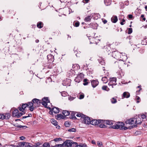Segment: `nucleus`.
Returning <instances> with one entry per match:
<instances>
[{"mask_svg": "<svg viewBox=\"0 0 147 147\" xmlns=\"http://www.w3.org/2000/svg\"><path fill=\"white\" fill-rule=\"evenodd\" d=\"M22 146H24V147H34L33 145L32 146L30 145L29 143L24 142V144L22 143ZM22 146V145H21Z\"/></svg>", "mask_w": 147, "mask_h": 147, "instance_id": "obj_20", "label": "nucleus"}, {"mask_svg": "<svg viewBox=\"0 0 147 147\" xmlns=\"http://www.w3.org/2000/svg\"><path fill=\"white\" fill-rule=\"evenodd\" d=\"M89 80L87 79H85L83 80L84 83L83 85L84 86L87 85L88 83H90L89 82H88Z\"/></svg>", "mask_w": 147, "mask_h": 147, "instance_id": "obj_30", "label": "nucleus"}, {"mask_svg": "<svg viewBox=\"0 0 147 147\" xmlns=\"http://www.w3.org/2000/svg\"><path fill=\"white\" fill-rule=\"evenodd\" d=\"M125 21L124 19H123L122 21L120 22V24L121 25H123L125 24Z\"/></svg>", "mask_w": 147, "mask_h": 147, "instance_id": "obj_60", "label": "nucleus"}, {"mask_svg": "<svg viewBox=\"0 0 147 147\" xmlns=\"http://www.w3.org/2000/svg\"><path fill=\"white\" fill-rule=\"evenodd\" d=\"M42 147H49L50 146V144L48 142H45L43 144H42Z\"/></svg>", "mask_w": 147, "mask_h": 147, "instance_id": "obj_27", "label": "nucleus"}, {"mask_svg": "<svg viewBox=\"0 0 147 147\" xmlns=\"http://www.w3.org/2000/svg\"><path fill=\"white\" fill-rule=\"evenodd\" d=\"M111 53H112V56L114 58L117 59L120 55V53L117 51H112Z\"/></svg>", "mask_w": 147, "mask_h": 147, "instance_id": "obj_10", "label": "nucleus"}, {"mask_svg": "<svg viewBox=\"0 0 147 147\" xmlns=\"http://www.w3.org/2000/svg\"><path fill=\"white\" fill-rule=\"evenodd\" d=\"M126 32L129 34H131L132 32V28H128L126 31Z\"/></svg>", "mask_w": 147, "mask_h": 147, "instance_id": "obj_33", "label": "nucleus"}, {"mask_svg": "<svg viewBox=\"0 0 147 147\" xmlns=\"http://www.w3.org/2000/svg\"><path fill=\"white\" fill-rule=\"evenodd\" d=\"M102 80L104 83H107L108 81V80L106 77H103L102 78Z\"/></svg>", "mask_w": 147, "mask_h": 147, "instance_id": "obj_32", "label": "nucleus"}, {"mask_svg": "<svg viewBox=\"0 0 147 147\" xmlns=\"http://www.w3.org/2000/svg\"><path fill=\"white\" fill-rule=\"evenodd\" d=\"M19 111L18 109H15L12 113V115L13 117H17Z\"/></svg>", "mask_w": 147, "mask_h": 147, "instance_id": "obj_18", "label": "nucleus"}, {"mask_svg": "<svg viewBox=\"0 0 147 147\" xmlns=\"http://www.w3.org/2000/svg\"><path fill=\"white\" fill-rule=\"evenodd\" d=\"M103 123V122H101V123H100L98 125L99 126V127L102 128L106 127V125L105 124L102 123Z\"/></svg>", "mask_w": 147, "mask_h": 147, "instance_id": "obj_42", "label": "nucleus"}, {"mask_svg": "<svg viewBox=\"0 0 147 147\" xmlns=\"http://www.w3.org/2000/svg\"><path fill=\"white\" fill-rule=\"evenodd\" d=\"M53 140L55 142H57L59 141H61L62 140V139L60 138H54Z\"/></svg>", "mask_w": 147, "mask_h": 147, "instance_id": "obj_46", "label": "nucleus"}, {"mask_svg": "<svg viewBox=\"0 0 147 147\" xmlns=\"http://www.w3.org/2000/svg\"><path fill=\"white\" fill-rule=\"evenodd\" d=\"M111 2V0H104V3L106 6H108L110 5Z\"/></svg>", "mask_w": 147, "mask_h": 147, "instance_id": "obj_26", "label": "nucleus"}, {"mask_svg": "<svg viewBox=\"0 0 147 147\" xmlns=\"http://www.w3.org/2000/svg\"><path fill=\"white\" fill-rule=\"evenodd\" d=\"M5 116L3 114H0V119H4L5 118Z\"/></svg>", "mask_w": 147, "mask_h": 147, "instance_id": "obj_51", "label": "nucleus"}, {"mask_svg": "<svg viewBox=\"0 0 147 147\" xmlns=\"http://www.w3.org/2000/svg\"><path fill=\"white\" fill-rule=\"evenodd\" d=\"M68 96V99L70 101L73 100L76 98V96L75 95H73L72 96Z\"/></svg>", "mask_w": 147, "mask_h": 147, "instance_id": "obj_24", "label": "nucleus"}, {"mask_svg": "<svg viewBox=\"0 0 147 147\" xmlns=\"http://www.w3.org/2000/svg\"><path fill=\"white\" fill-rule=\"evenodd\" d=\"M91 81L92 86L93 88L95 87L99 83L98 82L97 80H93Z\"/></svg>", "mask_w": 147, "mask_h": 147, "instance_id": "obj_14", "label": "nucleus"}, {"mask_svg": "<svg viewBox=\"0 0 147 147\" xmlns=\"http://www.w3.org/2000/svg\"><path fill=\"white\" fill-rule=\"evenodd\" d=\"M27 105H26V104L25 103L22 104V105L21 106V105H20V106H19L18 107V108L20 111L23 112L25 109L26 107H27Z\"/></svg>", "mask_w": 147, "mask_h": 147, "instance_id": "obj_11", "label": "nucleus"}, {"mask_svg": "<svg viewBox=\"0 0 147 147\" xmlns=\"http://www.w3.org/2000/svg\"><path fill=\"white\" fill-rule=\"evenodd\" d=\"M137 122H136V124H140L142 123V121L141 120H137L138 119H137Z\"/></svg>", "mask_w": 147, "mask_h": 147, "instance_id": "obj_59", "label": "nucleus"}, {"mask_svg": "<svg viewBox=\"0 0 147 147\" xmlns=\"http://www.w3.org/2000/svg\"><path fill=\"white\" fill-rule=\"evenodd\" d=\"M76 116L78 117H81L82 118H84L85 116V115L81 113H78L77 114Z\"/></svg>", "mask_w": 147, "mask_h": 147, "instance_id": "obj_39", "label": "nucleus"}, {"mask_svg": "<svg viewBox=\"0 0 147 147\" xmlns=\"http://www.w3.org/2000/svg\"><path fill=\"white\" fill-rule=\"evenodd\" d=\"M128 18L129 19H131L133 18V16L131 14H129L128 15Z\"/></svg>", "mask_w": 147, "mask_h": 147, "instance_id": "obj_62", "label": "nucleus"}, {"mask_svg": "<svg viewBox=\"0 0 147 147\" xmlns=\"http://www.w3.org/2000/svg\"><path fill=\"white\" fill-rule=\"evenodd\" d=\"M124 124L122 122H119L118 124L115 123L114 125H112L111 127L112 128L118 129H120L122 126L124 125Z\"/></svg>", "mask_w": 147, "mask_h": 147, "instance_id": "obj_4", "label": "nucleus"}, {"mask_svg": "<svg viewBox=\"0 0 147 147\" xmlns=\"http://www.w3.org/2000/svg\"><path fill=\"white\" fill-rule=\"evenodd\" d=\"M117 84V83H114L113 81H111L110 80L109 82L108 83L109 85L112 86V88H113V86H115Z\"/></svg>", "mask_w": 147, "mask_h": 147, "instance_id": "obj_37", "label": "nucleus"}, {"mask_svg": "<svg viewBox=\"0 0 147 147\" xmlns=\"http://www.w3.org/2000/svg\"><path fill=\"white\" fill-rule=\"evenodd\" d=\"M137 122V119L135 118H132L128 119L126 121V123L127 124H129L131 125L134 124H136V122Z\"/></svg>", "mask_w": 147, "mask_h": 147, "instance_id": "obj_6", "label": "nucleus"}, {"mask_svg": "<svg viewBox=\"0 0 147 147\" xmlns=\"http://www.w3.org/2000/svg\"><path fill=\"white\" fill-rule=\"evenodd\" d=\"M50 144L51 147H52V146H55L54 145H55L56 143L54 140H52L50 142Z\"/></svg>", "mask_w": 147, "mask_h": 147, "instance_id": "obj_41", "label": "nucleus"}, {"mask_svg": "<svg viewBox=\"0 0 147 147\" xmlns=\"http://www.w3.org/2000/svg\"><path fill=\"white\" fill-rule=\"evenodd\" d=\"M111 22L113 23H116L118 20L117 17V16H113L111 19Z\"/></svg>", "mask_w": 147, "mask_h": 147, "instance_id": "obj_21", "label": "nucleus"}, {"mask_svg": "<svg viewBox=\"0 0 147 147\" xmlns=\"http://www.w3.org/2000/svg\"><path fill=\"white\" fill-rule=\"evenodd\" d=\"M25 113H23L22 112H20V113H18V114L17 115V118H19L20 117H21Z\"/></svg>", "mask_w": 147, "mask_h": 147, "instance_id": "obj_49", "label": "nucleus"}, {"mask_svg": "<svg viewBox=\"0 0 147 147\" xmlns=\"http://www.w3.org/2000/svg\"><path fill=\"white\" fill-rule=\"evenodd\" d=\"M89 40L91 39L90 40V43H94L97 44L98 43V41H100V40L98 39V37L97 36L95 37L92 38V39L89 38Z\"/></svg>", "mask_w": 147, "mask_h": 147, "instance_id": "obj_8", "label": "nucleus"}, {"mask_svg": "<svg viewBox=\"0 0 147 147\" xmlns=\"http://www.w3.org/2000/svg\"><path fill=\"white\" fill-rule=\"evenodd\" d=\"M91 143L93 144H96V143L94 140H92L91 141Z\"/></svg>", "mask_w": 147, "mask_h": 147, "instance_id": "obj_64", "label": "nucleus"}, {"mask_svg": "<svg viewBox=\"0 0 147 147\" xmlns=\"http://www.w3.org/2000/svg\"><path fill=\"white\" fill-rule=\"evenodd\" d=\"M42 100H45V101H46L48 103L50 102V100L48 97H44L42 99Z\"/></svg>", "mask_w": 147, "mask_h": 147, "instance_id": "obj_47", "label": "nucleus"}, {"mask_svg": "<svg viewBox=\"0 0 147 147\" xmlns=\"http://www.w3.org/2000/svg\"><path fill=\"white\" fill-rule=\"evenodd\" d=\"M84 95L83 94H80V96L79 98L80 99H82L84 98Z\"/></svg>", "mask_w": 147, "mask_h": 147, "instance_id": "obj_61", "label": "nucleus"}, {"mask_svg": "<svg viewBox=\"0 0 147 147\" xmlns=\"http://www.w3.org/2000/svg\"><path fill=\"white\" fill-rule=\"evenodd\" d=\"M146 39L143 40L142 42V44L143 45H146L147 44V42H146Z\"/></svg>", "mask_w": 147, "mask_h": 147, "instance_id": "obj_56", "label": "nucleus"}, {"mask_svg": "<svg viewBox=\"0 0 147 147\" xmlns=\"http://www.w3.org/2000/svg\"><path fill=\"white\" fill-rule=\"evenodd\" d=\"M34 109V107L33 105H32L31 106H30L29 110L31 111H32Z\"/></svg>", "mask_w": 147, "mask_h": 147, "instance_id": "obj_48", "label": "nucleus"}, {"mask_svg": "<svg viewBox=\"0 0 147 147\" xmlns=\"http://www.w3.org/2000/svg\"><path fill=\"white\" fill-rule=\"evenodd\" d=\"M103 120L93 119L92 120H91V123L90 124L93 125H98L100 123L103 122Z\"/></svg>", "mask_w": 147, "mask_h": 147, "instance_id": "obj_5", "label": "nucleus"}, {"mask_svg": "<svg viewBox=\"0 0 147 147\" xmlns=\"http://www.w3.org/2000/svg\"><path fill=\"white\" fill-rule=\"evenodd\" d=\"M115 64L116 65H118L119 66V61H115ZM118 67H119V66H118Z\"/></svg>", "mask_w": 147, "mask_h": 147, "instance_id": "obj_63", "label": "nucleus"}, {"mask_svg": "<svg viewBox=\"0 0 147 147\" xmlns=\"http://www.w3.org/2000/svg\"><path fill=\"white\" fill-rule=\"evenodd\" d=\"M68 131L69 132H76V129L74 128H71V129H68Z\"/></svg>", "mask_w": 147, "mask_h": 147, "instance_id": "obj_50", "label": "nucleus"}, {"mask_svg": "<svg viewBox=\"0 0 147 147\" xmlns=\"http://www.w3.org/2000/svg\"><path fill=\"white\" fill-rule=\"evenodd\" d=\"M76 112L72 111L71 112V116H70V118L72 119H76V118L75 116L76 114Z\"/></svg>", "mask_w": 147, "mask_h": 147, "instance_id": "obj_22", "label": "nucleus"}, {"mask_svg": "<svg viewBox=\"0 0 147 147\" xmlns=\"http://www.w3.org/2000/svg\"><path fill=\"white\" fill-rule=\"evenodd\" d=\"M103 51L109 55L113 51L110 46L107 45L104 47Z\"/></svg>", "mask_w": 147, "mask_h": 147, "instance_id": "obj_2", "label": "nucleus"}, {"mask_svg": "<svg viewBox=\"0 0 147 147\" xmlns=\"http://www.w3.org/2000/svg\"><path fill=\"white\" fill-rule=\"evenodd\" d=\"M120 129H123L125 130L127 129V127H126L124 126V125H123L121 126V127L120 128Z\"/></svg>", "mask_w": 147, "mask_h": 147, "instance_id": "obj_58", "label": "nucleus"}, {"mask_svg": "<svg viewBox=\"0 0 147 147\" xmlns=\"http://www.w3.org/2000/svg\"><path fill=\"white\" fill-rule=\"evenodd\" d=\"M42 143L40 142H38L33 145L34 147H42Z\"/></svg>", "mask_w": 147, "mask_h": 147, "instance_id": "obj_23", "label": "nucleus"}, {"mask_svg": "<svg viewBox=\"0 0 147 147\" xmlns=\"http://www.w3.org/2000/svg\"><path fill=\"white\" fill-rule=\"evenodd\" d=\"M64 124H65V127H67L69 126L70 125V124H69V122H68L67 121L65 122V123Z\"/></svg>", "mask_w": 147, "mask_h": 147, "instance_id": "obj_53", "label": "nucleus"}, {"mask_svg": "<svg viewBox=\"0 0 147 147\" xmlns=\"http://www.w3.org/2000/svg\"><path fill=\"white\" fill-rule=\"evenodd\" d=\"M49 109L51 110L53 112L55 113H58L60 111V109H59L58 107H53L52 109L50 107H49Z\"/></svg>", "mask_w": 147, "mask_h": 147, "instance_id": "obj_13", "label": "nucleus"}, {"mask_svg": "<svg viewBox=\"0 0 147 147\" xmlns=\"http://www.w3.org/2000/svg\"><path fill=\"white\" fill-rule=\"evenodd\" d=\"M73 24L75 27H78L80 25V23L78 21H74L73 22Z\"/></svg>", "mask_w": 147, "mask_h": 147, "instance_id": "obj_28", "label": "nucleus"}, {"mask_svg": "<svg viewBox=\"0 0 147 147\" xmlns=\"http://www.w3.org/2000/svg\"><path fill=\"white\" fill-rule=\"evenodd\" d=\"M26 105H27V107H29L31 106L32 105H33V103L32 102H28L27 103H26Z\"/></svg>", "mask_w": 147, "mask_h": 147, "instance_id": "obj_52", "label": "nucleus"}, {"mask_svg": "<svg viewBox=\"0 0 147 147\" xmlns=\"http://www.w3.org/2000/svg\"><path fill=\"white\" fill-rule=\"evenodd\" d=\"M118 74H119V76L118 77L119 78H120L122 77V76H124V73L123 72L121 71V72H118Z\"/></svg>", "mask_w": 147, "mask_h": 147, "instance_id": "obj_40", "label": "nucleus"}, {"mask_svg": "<svg viewBox=\"0 0 147 147\" xmlns=\"http://www.w3.org/2000/svg\"><path fill=\"white\" fill-rule=\"evenodd\" d=\"M110 80L113 81L114 83H116L117 79L115 78H110Z\"/></svg>", "mask_w": 147, "mask_h": 147, "instance_id": "obj_45", "label": "nucleus"}, {"mask_svg": "<svg viewBox=\"0 0 147 147\" xmlns=\"http://www.w3.org/2000/svg\"><path fill=\"white\" fill-rule=\"evenodd\" d=\"M82 118L84 119L83 122L86 124H89L91 123V119L85 115V117Z\"/></svg>", "mask_w": 147, "mask_h": 147, "instance_id": "obj_7", "label": "nucleus"}, {"mask_svg": "<svg viewBox=\"0 0 147 147\" xmlns=\"http://www.w3.org/2000/svg\"><path fill=\"white\" fill-rule=\"evenodd\" d=\"M32 101L33 103V105L34 104V106L36 107H38L40 105L41 102L39 99L34 98L32 100Z\"/></svg>", "mask_w": 147, "mask_h": 147, "instance_id": "obj_9", "label": "nucleus"}, {"mask_svg": "<svg viewBox=\"0 0 147 147\" xmlns=\"http://www.w3.org/2000/svg\"><path fill=\"white\" fill-rule=\"evenodd\" d=\"M111 103L112 104H115L117 102V100L116 98L114 97L112 98L111 99Z\"/></svg>", "mask_w": 147, "mask_h": 147, "instance_id": "obj_36", "label": "nucleus"}, {"mask_svg": "<svg viewBox=\"0 0 147 147\" xmlns=\"http://www.w3.org/2000/svg\"><path fill=\"white\" fill-rule=\"evenodd\" d=\"M24 142H20L19 144L18 145H17V147H24V146H21L22 144H24Z\"/></svg>", "mask_w": 147, "mask_h": 147, "instance_id": "obj_54", "label": "nucleus"}, {"mask_svg": "<svg viewBox=\"0 0 147 147\" xmlns=\"http://www.w3.org/2000/svg\"><path fill=\"white\" fill-rule=\"evenodd\" d=\"M61 95L63 96H67V93L65 92H63L61 93Z\"/></svg>", "mask_w": 147, "mask_h": 147, "instance_id": "obj_55", "label": "nucleus"}, {"mask_svg": "<svg viewBox=\"0 0 147 147\" xmlns=\"http://www.w3.org/2000/svg\"><path fill=\"white\" fill-rule=\"evenodd\" d=\"M71 80L69 79H67L65 80L63 83V86H69L70 85V83Z\"/></svg>", "mask_w": 147, "mask_h": 147, "instance_id": "obj_12", "label": "nucleus"}, {"mask_svg": "<svg viewBox=\"0 0 147 147\" xmlns=\"http://www.w3.org/2000/svg\"><path fill=\"white\" fill-rule=\"evenodd\" d=\"M102 89L103 90H105L107 91L109 90V89L108 88L107 86H104L102 87Z\"/></svg>", "mask_w": 147, "mask_h": 147, "instance_id": "obj_38", "label": "nucleus"}, {"mask_svg": "<svg viewBox=\"0 0 147 147\" xmlns=\"http://www.w3.org/2000/svg\"><path fill=\"white\" fill-rule=\"evenodd\" d=\"M103 122L109 125H112L115 123L114 121L111 120H103Z\"/></svg>", "mask_w": 147, "mask_h": 147, "instance_id": "obj_15", "label": "nucleus"}, {"mask_svg": "<svg viewBox=\"0 0 147 147\" xmlns=\"http://www.w3.org/2000/svg\"><path fill=\"white\" fill-rule=\"evenodd\" d=\"M64 147H76L78 145L76 142L71 140H66L63 142Z\"/></svg>", "mask_w": 147, "mask_h": 147, "instance_id": "obj_1", "label": "nucleus"}, {"mask_svg": "<svg viewBox=\"0 0 147 147\" xmlns=\"http://www.w3.org/2000/svg\"><path fill=\"white\" fill-rule=\"evenodd\" d=\"M62 114L64 115V116H68L70 114V113L68 111L63 110L62 112Z\"/></svg>", "mask_w": 147, "mask_h": 147, "instance_id": "obj_25", "label": "nucleus"}, {"mask_svg": "<svg viewBox=\"0 0 147 147\" xmlns=\"http://www.w3.org/2000/svg\"><path fill=\"white\" fill-rule=\"evenodd\" d=\"M130 94L129 93L127 92H124L123 94V96H122V98H128L130 97Z\"/></svg>", "mask_w": 147, "mask_h": 147, "instance_id": "obj_17", "label": "nucleus"}, {"mask_svg": "<svg viewBox=\"0 0 147 147\" xmlns=\"http://www.w3.org/2000/svg\"><path fill=\"white\" fill-rule=\"evenodd\" d=\"M141 117L142 119H144L146 118L147 117V115L146 116V115L143 114L141 115Z\"/></svg>", "mask_w": 147, "mask_h": 147, "instance_id": "obj_57", "label": "nucleus"}, {"mask_svg": "<svg viewBox=\"0 0 147 147\" xmlns=\"http://www.w3.org/2000/svg\"><path fill=\"white\" fill-rule=\"evenodd\" d=\"M98 62L100 63L102 65H105V63L104 61L101 58L98 59Z\"/></svg>", "mask_w": 147, "mask_h": 147, "instance_id": "obj_31", "label": "nucleus"}, {"mask_svg": "<svg viewBox=\"0 0 147 147\" xmlns=\"http://www.w3.org/2000/svg\"><path fill=\"white\" fill-rule=\"evenodd\" d=\"M42 102L41 103L45 107H47V104L48 103L46 101H45V100H42Z\"/></svg>", "mask_w": 147, "mask_h": 147, "instance_id": "obj_44", "label": "nucleus"}, {"mask_svg": "<svg viewBox=\"0 0 147 147\" xmlns=\"http://www.w3.org/2000/svg\"><path fill=\"white\" fill-rule=\"evenodd\" d=\"M97 143L99 147H102V142L100 141H98Z\"/></svg>", "mask_w": 147, "mask_h": 147, "instance_id": "obj_43", "label": "nucleus"}, {"mask_svg": "<svg viewBox=\"0 0 147 147\" xmlns=\"http://www.w3.org/2000/svg\"><path fill=\"white\" fill-rule=\"evenodd\" d=\"M37 26L38 28H42L43 26V24L42 22H40L37 23Z\"/></svg>", "mask_w": 147, "mask_h": 147, "instance_id": "obj_29", "label": "nucleus"}, {"mask_svg": "<svg viewBox=\"0 0 147 147\" xmlns=\"http://www.w3.org/2000/svg\"><path fill=\"white\" fill-rule=\"evenodd\" d=\"M91 16H88L87 17H86L84 19V20L86 22L90 21L92 18Z\"/></svg>", "mask_w": 147, "mask_h": 147, "instance_id": "obj_34", "label": "nucleus"}, {"mask_svg": "<svg viewBox=\"0 0 147 147\" xmlns=\"http://www.w3.org/2000/svg\"><path fill=\"white\" fill-rule=\"evenodd\" d=\"M56 118L57 120H60L61 119H64L65 117L61 114H58L56 116Z\"/></svg>", "mask_w": 147, "mask_h": 147, "instance_id": "obj_19", "label": "nucleus"}, {"mask_svg": "<svg viewBox=\"0 0 147 147\" xmlns=\"http://www.w3.org/2000/svg\"><path fill=\"white\" fill-rule=\"evenodd\" d=\"M51 123L54 125L56 126V128L58 129H60V127L58 125V123L54 119H51Z\"/></svg>", "mask_w": 147, "mask_h": 147, "instance_id": "obj_16", "label": "nucleus"}, {"mask_svg": "<svg viewBox=\"0 0 147 147\" xmlns=\"http://www.w3.org/2000/svg\"><path fill=\"white\" fill-rule=\"evenodd\" d=\"M84 75L82 73H80L75 79V81L76 82H79L82 81V79L84 78Z\"/></svg>", "mask_w": 147, "mask_h": 147, "instance_id": "obj_3", "label": "nucleus"}, {"mask_svg": "<svg viewBox=\"0 0 147 147\" xmlns=\"http://www.w3.org/2000/svg\"><path fill=\"white\" fill-rule=\"evenodd\" d=\"M52 147H64L63 143L62 144H57L55 146H52Z\"/></svg>", "mask_w": 147, "mask_h": 147, "instance_id": "obj_35", "label": "nucleus"}]
</instances>
